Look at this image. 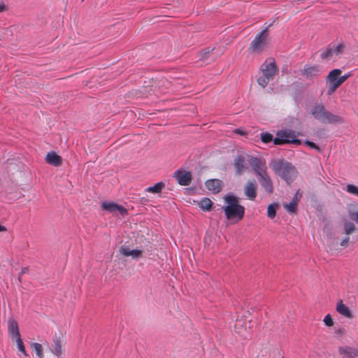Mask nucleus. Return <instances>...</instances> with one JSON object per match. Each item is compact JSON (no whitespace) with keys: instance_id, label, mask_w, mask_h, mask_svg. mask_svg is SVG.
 <instances>
[{"instance_id":"nucleus-18","label":"nucleus","mask_w":358,"mask_h":358,"mask_svg":"<svg viewBox=\"0 0 358 358\" xmlns=\"http://www.w3.org/2000/svg\"><path fill=\"white\" fill-rule=\"evenodd\" d=\"M222 183L219 179H210L206 182V186L213 194H217L222 190Z\"/></svg>"},{"instance_id":"nucleus-10","label":"nucleus","mask_w":358,"mask_h":358,"mask_svg":"<svg viewBox=\"0 0 358 358\" xmlns=\"http://www.w3.org/2000/svg\"><path fill=\"white\" fill-rule=\"evenodd\" d=\"M257 185L255 179L248 180L244 186V193L250 200H255L257 196Z\"/></svg>"},{"instance_id":"nucleus-30","label":"nucleus","mask_w":358,"mask_h":358,"mask_svg":"<svg viewBox=\"0 0 358 358\" xmlns=\"http://www.w3.org/2000/svg\"><path fill=\"white\" fill-rule=\"evenodd\" d=\"M261 139L264 143H270L272 141H273V135L267 132L261 134Z\"/></svg>"},{"instance_id":"nucleus-24","label":"nucleus","mask_w":358,"mask_h":358,"mask_svg":"<svg viewBox=\"0 0 358 358\" xmlns=\"http://www.w3.org/2000/svg\"><path fill=\"white\" fill-rule=\"evenodd\" d=\"M164 187V184L162 182L156 183L152 187H149L146 189V191L151 193H159L162 188Z\"/></svg>"},{"instance_id":"nucleus-17","label":"nucleus","mask_w":358,"mask_h":358,"mask_svg":"<svg viewBox=\"0 0 358 358\" xmlns=\"http://www.w3.org/2000/svg\"><path fill=\"white\" fill-rule=\"evenodd\" d=\"M259 180L266 192L271 194L273 192V183L267 172L265 173V175L259 176Z\"/></svg>"},{"instance_id":"nucleus-42","label":"nucleus","mask_w":358,"mask_h":358,"mask_svg":"<svg viewBox=\"0 0 358 358\" xmlns=\"http://www.w3.org/2000/svg\"><path fill=\"white\" fill-rule=\"evenodd\" d=\"M7 230L6 227L3 226V225H0V232L1 231H6Z\"/></svg>"},{"instance_id":"nucleus-35","label":"nucleus","mask_w":358,"mask_h":358,"mask_svg":"<svg viewBox=\"0 0 358 358\" xmlns=\"http://www.w3.org/2000/svg\"><path fill=\"white\" fill-rule=\"evenodd\" d=\"M324 322L327 327L334 325V321L330 314H327L324 318Z\"/></svg>"},{"instance_id":"nucleus-22","label":"nucleus","mask_w":358,"mask_h":358,"mask_svg":"<svg viewBox=\"0 0 358 358\" xmlns=\"http://www.w3.org/2000/svg\"><path fill=\"white\" fill-rule=\"evenodd\" d=\"M213 202L208 198H203L199 202V206L205 210H210L212 208Z\"/></svg>"},{"instance_id":"nucleus-45","label":"nucleus","mask_w":358,"mask_h":358,"mask_svg":"<svg viewBox=\"0 0 358 358\" xmlns=\"http://www.w3.org/2000/svg\"><path fill=\"white\" fill-rule=\"evenodd\" d=\"M282 358H285L284 357Z\"/></svg>"},{"instance_id":"nucleus-43","label":"nucleus","mask_w":358,"mask_h":358,"mask_svg":"<svg viewBox=\"0 0 358 358\" xmlns=\"http://www.w3.org/2000/svg\"><path fill=\"white\" fill-rule=\"evenodd\" d=\"M236 133H238V134H243V131H239L238 129V130H236Z\"/></svg>"},{"instance_id":"nucleus-41","label":"nucleus","mask_w":358,"mask_h":358,"mask_svg":"<svg viewBox=\"0 0 358 358\" xmlns=\"http://www.w3.org/2000/svg\"><path fill=\"white\" fill-rule=\"evenodd\" d=\"M27 271H28V268H27V267L22 268V270H21V271L20 272V275H24V273H26Z\"/></svg>"},{"instance_id":"nucleus-34","label":"nucleus","mask_w":358,"mask_h":358,"mask_svg":"<svg viewBox=\"0 0 358 358\" xmlns=\"http://www.w3.org/2000/svg\"><path fill=\"white\" fill-rule=\"evenodd\" d=\"M343 48L344 47L342 44H339L336 46H334L333 48H331L334 55H338L342 53Z\"/></svg>"},{"instance_id":"nucleus-1","label":"nucleus","mask_w":358,"mask_h":358,"mask_svg":"<svg viewBox=\"0 0 358 358\" xmlns=\"http://www.w3.org/2000/svg\"><path fill=\"white\" fill-rule=\"evenodd\" d=\"M226 205L222 207L228 220L236 224L243 220L245 215V207L239 203L238 199L234 195L224 196Z\"/></svg>"},{"instance_id":"nucleus-31","label":"nucleus","mask_w":358,"mask_h":358,"mask_svg":"<svg viewBox=\"0 0 358 358\" xmlns=\"http://www.w3.org/2000/svg\"><path fill=\"white\" fill-rule=\"evenodd\" d=\"M15 340H16V343H17V348H18L20 352H22L24 355L27 356V354L25 350V348L24 346V344H23V342H22V340L21 339V338L20 337L17 338H15Z\"/></svg>"},{"instance_id":"nucleus-13","label":"nucleus","mask_w":358,"mask_h":358,"mask_svg":"<svg viewBox=\"0 0 358 358\" xmlns=\"http://www.w3.org/2000/svg\"><path fill=\"white\" fill-rule=\"evenodd\" d=\"M338 352L341 358H356L358 357V349L349 345L340 346Z\"/></svg>"},{"instance_id":"nucleus-2","label":"nucleus","mask_w":358,"mask_h":358,"mask_svg":"<svg viewBox=\"0 0 358 358\" xmlns=\"http://www.w3.org/2000/svg\"><path fill=\"white\" fill-rule=\"evenodd\" d=\"M310 114L318 121L324 124H343V117L328 111L322 104H315L310 108Z\"/></svg>"},{"instance_id":"nucleus-5","label":"nucleus","mask_w":358,"mask_h":358,"mask_svg":"<svg viewBox=\"0 0 358 358\" xmlns=\"http://www.w3.org/2000/svg\"><path fill=\"white\" fill-rule=\"evenodd\" d=\"M342 71L341 69H335L331 71L327 77V93L328 95H331L341 85V83L338 82L339 76Z\"/></svg>"},{"instance_id":"nucleus-14","label":"nucleus","mask_w":358,"mask_h":358,"mask_svg":"<svg viewBox=\"0 0 358 358\" xmlns=\"http://www.w3.org/2000/svg\"><path fill=\"white\" fill-rule=\"evenodd\" d=\"M175 177L180 185L187 186L191 183L192 175L190 172L186 171H177L175 173Z\"/></svg>"},{"instance_id":"nucleus-3","label":"nucleus","mask_w":358,"mask_h":358,"mask_svg":"<svg viewBox=\"0 0 358 358\" xmlns=\"http://www.w3.org/2000/svg\"><path fill=\"white\" fill-rule=\"evenodd\" d=\"M274 172L284 179L287 183H291L297 176L296 169L288 162L282 161L275 162L273 164Z\"/></svg>"},{"instance_id":"nucleus-11","label":"nucleus","mask_w":358,"mask_h":358,"mask_svg":"<svg viewBox=\"0 0 358 358\" xmlns=\"http://www.w3.org/2000/svg\"><path fill=\"white\" fill-rule=\"evenodd\" d=\"M249 163L258 176L262 174L265 175V173L267 172L265 162L259 158L252 157L250 159Z\"/></svg>"},{"instance_id":"nucleus-33","label":"nucleus","mask_w":358,"mask_h":358,"mask_svg":"<svg viewBox=\"0 0 358 358\" xmlns=\"http://www.w3.org/2000/svg\"><path fill=\"white\" fill-rule=\"evenodd\" d=\"M131 250L129 248L127 247H123V246H121L120 248H119V252L120 253L124 256V257H129L130 256V253H131Z\"/></svg>"},{"instance_id":"nucleus-8","label":"nucleus","mask_w":358,"mask_h":358,"mask_svg":"<svg viewBox=\"0 0 358 358\" xmlns=\"http://www.w3.org/2000/svg\"><path fill=\"white\" fill-rule=\"evenodd\" d=\"M357 230L355 224L347 220L343 221V232L345 236L341 240L340 245L345 248L349 246L350 243V235L352 234Z\"/></svg>"},{"instance_id":"nucleus-28","label":"nucleus","mask_w":358,"mask_h":358,"mask_svg":"<svg viewBox=\"0 0 358 358\" xmlns=\"http://www.w3.org/2000/svg\"><path fill=\"white\" fill-rule=\"evenodd\" d=\"M334 55L333 50L331 48H329L321 52L320 57L322 59H330L333 57Z\"/></svg>"},{"instance_id":"nucleus-9","label":"nucleus","mask_w":358,"mask_h":358,"mask_svg":"<svg viewBox=\"0 0 358 358\" xmlns=\"http://www.w3.org/2000/svg\"><path fill=\"white\" fill-rule=\"evenodd\" d=\"M101 208L114 215H120L124 217L128 213L127 210L124 206L113 202H103L101 204Z\"/></svg>"},{"instance_id":"nucleus-32","label":"nucleus","mask_w":358,"mask_h":358,"mask_svg":"<svg viewBox=\"0 0 358 358\" xmlns=\"http://www.w3.org/2000/svg\"><path fill=\"white\" fill-rule=\"evenodd\" d=\"M143 255V251L141 250H131L130 256L135 259L141 258Z\"/></svg>"},{"instance_id":"nucleus-19","label":"nucleus","mask_w":358,"mask_h":358,"mask_svg":"<svg viewBox=\"0 0 358 358\" xmlns=\"http://www.w3.org/2000/svg\"><path fill=\"white\" fill-rule=\"evenodd\" d=\"M8 330L9 334L12 336L13 338L15 339L20 337L18 324L14 319H10L8 321Z\"/></svg>"},{"instance_id":"nucleus-15","label":"nucleus","mask_w":358,"mask_h":358,"mask_svg":"<svg viewBox=\"0 0 358 358\" xmlns=\"http://www.w3.org/2000/svg\"><path fill=\"white\" fill-rule=\"evenodd\" d=\"M64 343L62 336L60 334H56L53 338V353L57 357H60L64 352Z\"/></svg>"},{"instance_id":"nucleus-29","label":"nucleus","mask_w":358,"mask_h":358,"mask_svg":"<svg viewBox=\"0 0 358 358\" xmlns=\"http://www.w3.org/2000/svg\"><path fill=\"white\" fill-rule=\"evenodd\" d=\"M345 189L350 194L358 196V187L352 184H348Z\"/></svg>"},{"instance_id":"nucleus-36","label":"nucleus","mask_w":358,"mask_h":358,"mask_svg":"<svg viewBox=\"0 0 358 358\" xmlns=\"http://www.w3.org/2000/svg\"><path fill=\"white\" fill-rule=\"evenodd\" d=\"M348 214L352 220L358 223V212H355L352 210H349Z\"/></svg>"},{"instance_id":"nucleus-12","label":"nucleus","mask_w":358,"mask_h":358,"mask_svg":"<svg viewBox=\"0 0 358 358\" xmlns=\"http://www.w3.org/2000/svg\"><path fill=\"white\" fill-rule=\"evenodd\" d=\"M322 72V68L319 65L306 64L304 66L301 73L306 78L310 79L317 76Z\"/></svg>"},{"instance_id":"nucleus-21","label":"nucleus","mask_w":358,"mask_h":358,"mask_svg":"<svg viewBox=\"0 0 358 358\" xmlns=\"http://www.w3.org/2000/svg\"><path fill=\"white\" fill-rule=\"evenodd\" d=\"M46 162L49 164L58 166L62 164V157L54 152H48L45 157Z\"/></svg>"},{"instance_id":"nucleus-16","label":"nucleus","mask_w":358,"mask_h":358,"mask_svg":"<svg viewBox=\"0 0 358 358\" xmlns=\"http://www.w3.org/2000/svg\"><path fill=\"white\" fill-rule=\"evenodd\" d=\"M234 165L235 168L236 175L241 176L242 175L245 169V157L242 155L236 156L234 160Z\"/></svg>"},{"instance_id":"nucleus-38","label":"nucleus","mask_w":358,"mask_h":358,"mask_svg":"<svg viewBox=\"0 0 358 358\" xmlns=\"http://www.w3.org/2000/svg\"><path fill=\"white\" fill-rule=\"evenodd\" d=\"M349 77H350V74H345L342 76H339L338 82H340V83H341V85H342Z\"/></svg>"},{"instance_id":"nucleus-7","label":"nucleus","mask_w":358,"mask_h":358,"mask_svg":"<svg viewBox=\"0 0 358 358\" xmlns=\"http://www.w3.org/2000/svg\"><path fill=\"white\" fill-rule=\"evenodd\" d=\"M267 29L268 28H266L264 30L259 33L251 42L250 49L252 52L259 53L265 48L268 38Z\"/></svg>"},{"instance_id":"nucleus-40","label":"nucleus","mask_w":358,"mask_h":358,"mask_svg":"<svg viewBox=\"0 0 358 358\" xmlns=\"http://www.w3.org/2000/svg\"><path fill=\"white\" fill-rule=\"evenodd\" d=\"M6 10H7V8L3 3L0 4V13L3 12Z\"/></svg>"},{"instance_id":"nucleus-27","label":"nucleus","mask_w":358,"mask_h":358,"mask_svg":"<svg viewBox=\"0 0 358 358\" xmlns=\"http://www.w3.org/2000/svg\"><path fill=\"white\" fill-rule=\"evenodd\" d=\"M213 49L207 48L205 50H202L200 52V59L202 61H207L210 59V55L213 53Z\"/></svg>"},{"instance_id":"nucleus-20","label":"nucleus","mask_w":358,"mask_h":358,"mask_svg":"<svg viewBox=\"0 0 358 358\" xmlns=\"http://www.w3.org/2000/svg\"><path fill=\"white\" fill-rule=\"evenodd\" d=\"M336 310L339 314L347 318L353 317V315L350 309L348 308V306L343 303L342 300H340L337 303Z\"/></svg>"},{"instance_id":"nucleus-4","label":"nucleus","mask_w":358,"mask_h":358,"mask_svg":"<svg viewBox=\"0 0 358 358\" xmlns=\"http://www.w3.org/2000/svg\"><path fill=\"white\" fill-rule=\"evenodd\" d=\"M262 75L257 79L258 84L262 87H265L270 80L274 78L278 73V69L274 61H265L260 68Z\"/></svg>"},{"instance_id":"nucleus-37","label":"nucleus","mask_w":358,"mask_h":358,"mask_svg":"<svg viewBox=\"0 0 358 358\" xmlns=\"http://www.w3.org/2000/svg\"><path fill=\"white\" fill-rule=\"evenodd\" d=\"M306 144L308 145L311 148H314V149L317 150L319 152L321 151L320 147L317 146L315 143H313L312 141H307L306 142Z\"/></svg>"},{"instance_id":"nucleus-23","label":"nucleus","mask_w":358,"mask_h":358,"mask_svg":"<svg viewBox=\"0 0 358 358\" xmlns=\"http://www.w3.org/2000/svg\"><path fill=\"white\" fill-rule=\"evenodd\" d=\"M298 204L295 201H291L289 203H283V206L289 213H295Z\"/></svg>"},{"instance_id":"nucleus-39","label":"nucleus","mask_w":358,"mask_h":358,"mask_svg":"<svg viewBox=\"0 0 358 358\" xmlns=\"http://www.w3.org/2000/svg\"><path fill=\"white\" fill-rule=\"evenodd\" d=\"M301 196V194H299V190L296 192L295 195L294 196L292 201H295L296 203L298 204V202Z\"/></svg>"},{"instance_id":"nucleus-44","label":"nucleus","mask_w":358,"mask_h":358,"mask_svg":"<svg viewBox=\"0 0 358 358\" xmlns=\"http://www.w3.org/2000/svg\"><path fill=\"white\" fill-rule=\"evenodd\" d=\"M22 276V275H20V273H19V275H18V280H19V282H21Z\"/></svg>"},{"instance_id":"nucleus-26","label":"nucleus","mask_w":358,"mask_h":358,"mask_svg":"<svg viewBox=\"0 0 358 358\" xmlns=\"http://www.w3.org/2000/svg\"><path fill=\"white\" fill-rule=\"evenodd\" d=\"M277 207L278 204L276 203H271L268 205L267 208V216L269 218L273 219L275 217Z\"/></svg>"},{"instance_id":"nucleus-6","label":"nucleus","mask_w":358,"mask_h":358,"mask_svg":"<svg viewBox=\"0 0 358 358\" xmlns=\"http://www.w3.org/2000/svg\"><path fill=\"white\" fill-rule=\"evenodd\" d=\"M301 144L299 139L295 138L294 134L291 130L280 131L277 133V136L273 139L275 145H282L285 143Z\"/></svg>"},{"instance_id":"nucleus-25","label":"nucleus","mask_w":358,"mask_h":358,"mask_svg":"<svg viewBox=\"0 0 358 358\" xmlns=\"http://www.w3.org/2000/svg\"><path fill=\"white\" fill-rule=\"evenodd\" d=\"M31 348L36 352L39 358H43V347L40 343H34L31 344Z\"/></svg>"}]
</instances>
